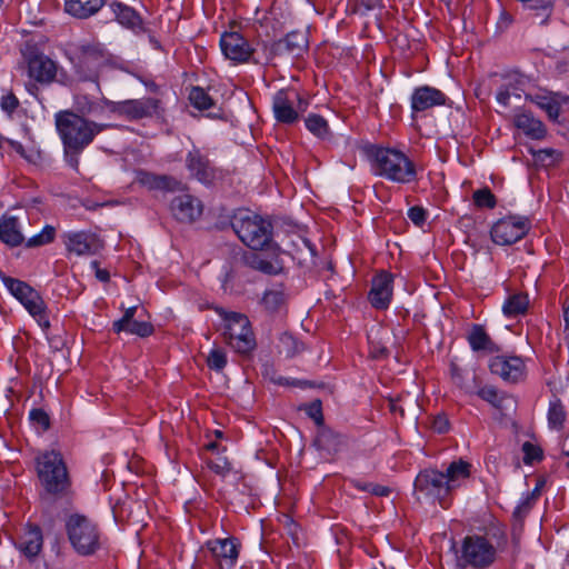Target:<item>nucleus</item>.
<instances>
[{"label": "nucleus", "mask_w": 569, "mask_h": 569, "mask_svg": "<svg viewBox=\"0 0 569 569\" xmlns=\"http://www.w3.org/2000/svg\"><path fill=\"white\" fill-rule=\"evenodd\" d=\"M184 163L190 178L202 184L211 186L222 178V170L217 168L208 154L197 147L188 151Z\"/></svg>", "instance_id": "nucleus-13"}, {"label": "nucleus", "mask_w": 569, "mask_h": 569, "mask_svg": "<svg viewBox=\"0 0 569 569\" xmlns=\"http://www.w3.org/2000/svg\"><path fill=\"white\" fill-rule=\"evenodd\" d=\"M29 419L32 425L38 427L41 431H47L50 428V417L41 408H33L29 412Z\"/></svg>", "instance_id": "nucleus-47"}, {"label": "nucleus", "mask_w": 569, "mask_h": 569, "mask_svg": "<svg viewBox=\"0 0 569 569\" xmlns=\"http://www.w3.org/2000/svg\"><path fill=\"white\" fill-rule=\"evenodd\" d=\"M489 369L492 375L510 383H517L526 376L525 361L518 356H495L489 361Z\"/></svg>", "instance_id": "nucleus-17"}, {"label": "nucleus", "mask_w": 569, "mask_h": 569, "mask_svg": "<svg viewBox=\"0 0 569 569\" xmlns=\"http://www.w3.org/2000/svg\"><path fill=\"white\" fill-rule=\"evenodd\" d=\"M214 311L223 320V338L226 342L238 353L249 355L257 347L256 336L251 322L244 313L227 311L222 307H216Z\"/></svg>", "instance_id": "nucleus-7"}, {"label": "nucleus", "mask_w": 569, "mask_h": 569, "mask_svg": "<svg viewBox=\"0 0 569 569\" xmlns=\"http://www.w3.org/2000/svg\"><path fill=\"white\" fill-rule=\"evenodd\" d=\"M308 49V38L302 31L289 32L284 38L278 40V51L295 58L301 57Z\"/></svg>", "instance_id": "nucleus-27"}, {"label": "nucleus", "mask_w": 569, "mask_h": 569, "mask_svg": "<svg viewBox=\"0 0 569 569\" xmlns=\"http://www.w3.org/2000/svg\"><path fill=\"white\" fill-rule=\"evenodd\" d=\"M536 500H531L530 496L527 493V496L520 501V503L516 507L513 511V516L518 519H521L526 517L533 505L536 503Z\"/></svg>", "instance_id": "nucleus-53"}, {"label": "nucleus", "mask_w": 569, "mask_h": 569, "mask_svg": "<svg viewBox=\"0 0 569 569\" xmlns=\"http://www.w3.org/2000/svg\"><path fill=\"white\" fill-rule=\"evenodd\" d=\"M189 101L192 107L199 111H209L208 117L219 118L221 113L220 108H216L214 100L201 87H192L189 91Z\"/></svg>", "instance_id": "nucleus-30"}, {"label": "nucleus", "mask_w": 569, "mask_h": 569, "mask_svg": "<svg viewBox=\"0 0 569 569\" xmlns=\"http://www.w3.org/2000/svg\"><path fill=\"white\" fill-rule=\"evenodd\" d=\"M351 485L360 491L370 492L372 482H363L361 480L353 479L351 480Z\"/></svg>", "instance_id": "nucleus-62"}, {"label": "nucleus", "mask_w": 569, "mask_h": 569, "mask_svg": "<svg viewBox=\"0 0 569 569\" xmlns=\"http://www.w3.org/2000/svg\"><path fill=\"white\" fill-rule=\"evenodd\" d=\"M108 60L107 51L98 43L80 44L74 52V67L79 78L94 82L98 88L100 69Z\"/></svg>", "instance_id": "nucleus-10"}, {"label": "nucleus", "mask_w": 569, "mask_h": 569, "mask_svg": "<svg viewBox=\"0 0 569 569\" xmlns=\"http://www.w3.org/2000/svg\"><path fill=\"white\" fill-rule=\"evenodd\" d=\"M307 415L315 420L317 425L323 423L322 407L319 400L313 401L306 408Z\"/></svg>", "instance_id": "nucleus-56"}, {"label": "nucleus", "mask_w": 569, "mask_h": 569, "mask_svg": "<svg viewBox=\"0 0 569 569\" xmlns=\"http://www.w3.org/2000/svg\"><path fill=\"white\" fill-rule=\"evenodd\" d=\"M471 475V465L462 459L452 461L446 472L436 469H425L415 480V490L432 501H438L442 508L450 505L449 496L459 488Z\"/></svg>", "instance_id": "nucleus-2"}, {"label": "nucleus", "mask_w": 569, "mask_h": 569, "mask_svg": "<svg viewBox=\"0 0 569 569\" xmlns=\"http://www.w3.org/2000/svg\"><path fill=\"white\" fill-rule=\"evenodd\" d=\"M227 353L220 347L212 348L207 357V366L209 369L217 372L222 371L227 366Z\"/></svg>", "instance_id": "nucleus-44"}, {"label": "nucleus", "mask_w": 569, "mask_h": 569, "mask_svg": "<svg viewBox=\"0 0 569 569\" xmlns=\"http://www.w3.org/2000/svg\"><path fill=\"white\" fill-rule=\"evenodd\" d=\"M431 428L438 433H446L450 428L448 417L443 413L435 416L431 421Z\"/></svg>", "instance_id": "nucleus-55"}, {"label": "nucleus", "mask_w": 569, "mask_h": 569, "mask_svg": "<svg viewBox=\"0 0 569 569\" xmlns=\"http://www.w3.org/2000/svg\"><path fill=\"white\" fill-rule=\"evenodd\" d=\"M38 480L44 493L53 499L68 496L71 478L62 453L58 450H44L34 458Z\"/></svg>", "instance_id": "nucleus-4"}, {"label": "nucleus", "mask_w": 569, "mask_h": 569, "mask_svg": "<svg viewBox=\"0 0 569 569\" xmlns=\"http://www.w3.org/2000/svg\"><path fill=\"white\" fill-rule=\"evenodd\" d=\"M0 280L8 291L26 308L29 315L43 329L50 328L47 305L41 295L27 282L0 272Z\"/></svg>", "instance_id": "nucleus-8"}, {"label": "nucleus", "mask_w": 569, "mask_h": 569, "mask_svg": "<svg viewBox=\"0 0 569 569\" xmlns=\"http://www.w3.org/2000/svg\"><path fill=\"white\" fill-rule=\"evenodd\" d=\"M306 128L317 138L326 139L330 136L328 121L320 114L310 113L305 120Z\"/></svg>", "instance_id": "nucleus-40"}, {"label": "nucleus", "mask_w": 569, "mask_h": 569, "mask_svg": "<svg viewBox=\"0 0 569 569\" xmlns=\"http://www.w3.org/2000/svg\"><path fill=\"white\" fill-rule=\"evenodd\" d=\"M136 181L150 191L172 192L181 187V182L172 176L156 174L144 170L137 172Z\"/></svg>", "instance_id": "nucleus-23"}, {"label": "nucleus", "mask_w": 569, "mask_h": 569, "mask_svg": "<svg viewBox=\"0 0 569 569\" xmlns=\"http://www.w3.org/2000/svg\"><path fill=\"white\" fill-rule=\"evenodd\" d=\"M528 495L530 496V499L531 500H538V498L540 497V488H535L532 491L528 492Z\"/></svg>", "instance_id": "nucleus-63"}, {"label": "nucleus", "mask_w": 569, "mask_h": 569, "mask_svg": "<svg viewBox=\"0 0 569 569\" xmlns=\"http://www.w3.org/2000/svg\"><path fill=\"white\" fill-rule=\"evenodd\" d=\"M204 447L209 451H218V449H219V445L216 441H211V442L207 443Z\"/></svg>", "instance_id": "nucleus-64"}, {"label": "nucleus", "mask_w": 569, "mask_h": 569, "mask_svg": "<svg viewBox=\"0 0 569 569\" xmlns=\"http://www.w3.org/2000/svg\"><path fill=\"white\" fill-rule=\"evenodd\" d=\"M91 268L94 269L96 271V277L102 281V282H108L109 279H110V274L109 272L106 270V269H100L99 268V261L97 260H93L91 262Z\"/></svg>", "instance_id": "nucleus-58"}, {"label": "nucleus", "mask_w": 569, "mask_h": 569, "mask_svg": "<svg viewBox=\"0 0 569 569\" xmlns=\"http://www.w3.org/2000/svg\"><path fill=\"white\" fill-rule=\"evenodd\" d=\"M468 343L472 351L487 353L497 352L499 349L481 325H472L467 335Z\"/></svg>", "instance_id": "nucleus-29"}, {"label": "nucleus", "mask_w": 569, "mask_h": 569, "mask_svg": "<svg viewBox=\"0 0 569 569\" xmlns=\"http://www.w3.org/2000/svg\"><path fill=\"white\" fill-rule=\"evenodd\" d=\"M528 307L529 298L526 293H513L506 299L502 311L508 318H517L525 315Z\"/></svg>", "instance_id": "nucleus-33"}, {"label": "nucleus", "mask_w": 569, "mask_h": 569, "mask_svg": "<svg viewBox=\"0 0 569 569\" xmlns=\"http://www.w3.org/2000/svg\"><path fill=\"white\" fill-rule=\"evenodd\" d=\"M357 3L360 8H363L366 11L373 10L377 7H382V0H357Z\"/></svg>", "instance_id": "nucleus-59"}, {"label": "nucleus", "mask_w": 569, "mask_h": 569, "mask_svg": "<svg viewBox=\"0 0 569 569\" xmlns=\"http://www.w3.org/2000/svg\"><path fill=\"white\" fill-rule=\"evenodd\" d=\"M317 443L328 452H338L345 445V438L333 429L322 428L318 433Z\"/></svg>", "instance_id": "nucleus-34"}, {"label": "nucleus", "mask_w": 569, "mask_h": 569, "mask_svg": "<svg viewBox=\"0 0 569 569\" xmlns=\"http://www.w3.org/2000/svg\"><path fill=\"white\" fill-rule=\"evenodd\" d=\"M286 303L287 295L282 284L266 290L261 299V305L270 313L279 312Z\"/></svg>", "instance_id": "nucleus-32"}, {"label": "nucleus", "mask_w": 569, "mask_h": 569, "mask_svg": "<svg viewBox=\"0 0 569 569\" xmlns=\"http://www.w3.org/2000/svg\"><path fill=\"white\" fill-rule=\"evenodd\" d=\"M279 348L280 352L284 353L286 357L291 358L303 350V345L292 335L284 332L279 338Z\"/></svg>", "instance_id": "nucleus-41"}, {"label": "nucleus", "mask_w": 569, "mask_h": 569, "mask_svg": "<svg viewBox=\"0 0 569 569\" xmlns=\"http://www.w3.org/2000/svg\"><path fill=\"white\" fill-rule=\"evenodd\" d=\"M371 495L377 497H387L390 493V488L377 483L371 485Z\"/></svg>", "instance_id": "nucleus-60"}, {"label": "nucleus", "mask_w": 569, "mask_h": 569, "mask_svg": "<svg viewBox=\"0 0 569 569\" xmlns=\"http://www.w3.org/2000/svg\"><path fill=\"white\" fill-rule=\"evenodd\" d=\"M136 311H137V307H130V308L126 309L122 318L113 322V325H112L113 331L119 333L122 330H124L127 325L134 320L133 317L136 315Z\"/></svg>", "instance_id": "nucleus-51"}, {"label": "nucleus", "mask_w": 569, "mask_h": 569, "mask_svg": "<svg viewBox=\"0 0 569 569\" xmlns=\"http://www.w3.org/2000/svg\"><path fill=\"white\" fill-rule=\"evenodd\" d=\"M497 548L483 535H467L456 550V562L459 569H487L497 560Z\"/></svg>", "instance_id": "nucleus-6"}, {"label": "nucleus", "mask_w": 569, "mask_h": 569, "mask_svg": "<svg viewBox=\"0 0 569 569\" xmlns=\"http://www.w3.org/2000/svg\"><path fill=\"white\" fill-rule=\"evenodd\" d=\"M477 395L485 401L489 402L496 408H501L502 397H500L498 390L492 386H485L480 388Z\"/></svg>", "instance_id": "nucleus-48"}, {"label": "nucleus", "mask_w": 569, "mask_h": 569, "mask_svg": "<svg viewBox=\"0 0 569 569\" xmlns=\"http://www.w3.org/2000/svg\"><path fill=\"white\" fill-rule=\"evenodd\" d=\"M446 94L437 88L421 86L411 94V109L413 113L423 112L433 107L446 104Z\"/></svg>", "instance_id": "nucleus-21"}, {"label": "nucleus", "mask_w": 569, "mask_h": 569, "mask_svg": "<svg viewBox=\"0 0 569 569\" xmlns=\"http://www.w3.org/2000/svg\"><path fill=\"white\" fill-rule=\"evenodd\" d=\"M217 569H233L237 565L240 543L233 537L212 539L206 542Z\"/></svg>", "instance_id": "nucleus-15"}, {"label": "nucleus", "mask_w": 569, "mask_h": 569, "mask_svg": "<svg viewBox=\"0 0 569 569\" xmlns=\"http://www.w3.org/2000/svg\"><path fill=\"white\" fill-rule=\"evenodd\" d=\"M510 96H511V93H510L509 86H501L497 92L496 99L501 106L508 107Z\"/></svg>", "instance_id": "nucleus-57"}, {"label": "nucleus", "mask_w": 569, "mask_h": 569, "mask_svg": "<svg viewBox=\"0 0 569 569\" xmlns=\"http://www.w3.org/2000/svg\"><path fill=\"white\" fill-rule=\"evenodd\" d=\"M393 295V276L388 271H381L372 278L368 299L371 306L378 310L389 308Z\"/></svg>", "instance_id": "nucleus-18"}, {"label": "nucleus", "mask_w": 569, "mask_h": 569, "mask_svg": "<svg viewBox=\"0 0 569 569\" xmlns=\"http://www.w3.org/2000/svg\"><path fill=\"white\" fill-rule=\"evenodd\" d=\"M123 331L130 335H136L138 337L146 338L151 336L154 329L153 326L148 321L133 320L132 322L127 325Z\"/></svg>", "instance_id": "nucleus-46"}, {"label": "nucleus", "mask_w": 569, "mask_h": 569, "mask_svg": "<svg viewBox=\"0 0 569 569\" xmlns=\"http://www.w3.org/2000/svg\"><path fill=\"white\" fill-rule=\"evenodd\" d=\"M66 530L73 549L81 556H91L101 548V531L97 523L83 515H71Z\"/></svg>", "instance_id": "nucleus-9"}, {"label": "nucleus", "mask_w": 569, "mask_h": 569, "mask_svg": "<svg viewBox=\"0 0 569 569\" xmlns=\"http://www.w3.org/2000/svg\"><path fill=\"white\" fill-rule=\"evenodd\" d=\"M567 418V411L561 400L553 396L549 401L548 425L551 429L560 430Z\"/></svg>", "instance_id": "nucleus-36"}, {"label": "nucleus", "mask_w": 569, "mask_h": 569, "mask_svg": "<svg viewBox=\"0 0 569 569\" xmlns=\"http://www.w3.org/2000/svg\"><path fill=\"white\" fill-rule=\"evenodd\" d=\"M0 107L4 112L11 114L19 107V100L13 92H9L2 96Z\"/></svg>", "instance_id": "nucleus-52"}, {"label": "nucleus", "mask_w": 569, "mask_h": 569, "mask_svg": "<svg viewBox=\"0 0 569 569\" xmlns=\"http://www.w3.org/2000/svg\"><path fill=\"white\" fill-rule=\"evenodd\" d=\"M530 229L525 217L508 216L498 220L490 230L492 241L499 246H510L521 240Z\"/></svg>", "instance_id": "nucleus-14"}, {"label": "nucleus", "mask_w": 569, "mask_h": 569, "mask_svg": "<svg viewBox=\"0 0 569 569\" xmlns=\"http://www.w3.org/2000/svg\"><path fill=\"white\" fill-rule=\"evenodd\" d=\"M42 533L38 527L29 529L19 542V549L29 558L36 557L42 549Z\"/></svg>", "instance_id": "nucleus-31"}, {"label": "nucleus", "mask_w": 569, "mask_h": 569, "mask_svg": "<svg viewBox=\"0 0 569 569\" xmlns=\"http://www.w3.org/2000/svg\"><path fill=\"white\" fill-rule=\"evenodd\" d=\"M4 141L11 147L12 150H14L18 154L26 158V150L21 142L12 140V139H4Z\"/></svg>", "instance_id": "nucleus-61"}, {"label": "nucleus", "mask_w": 569, "mask_h": 569, "mask_svg": "<svg viewBox=\"0 0 569 569\" xmlns=\"http://www.w3.org/2000/svg\"><path fill=\"white\" fill-rule=\"evenodd\" d=\"M472 200L475 206L480 209H493L497 204L496 196L488 187L476 190Z\"/></svg>", "instance_id": "nucleus-43"}, {"label": "nucleus", "mask_w": 569, "mask_h": 569, "mask_svg": "<svg viewBox=\"0 0 569 569\" xmlns=\"http://www.w3.org/2000/svg\"><path fill=\"white\" fill-rule=\"evenodd\" d=\"M513 124L530 139L542 140L547 136L546 126L541 120L535 118L530 111H517L513 116Z\"/></svg>", "instance_id": "nucleus-24"}, {"label": "nucleus", "mask_w": 569, "mask_h": 569, "mask_svg": "<svg viewBox=\"0 0 569 569\" xmlns=\"http://www.w3.org/2000/svg\"><path fill=\"white\" fill-rule=\"evenodd\" d=\"M230 224L243 244L253 250H262L272 240L273 226L270 219L249 209L234 211Z\"/></svg>", "instance_id": "nucleus-5"}, {"label": "nucleus", "mask_w": 569, "mask_h": 569, "mask_svg": "<svg viewBox=\"0 0 569 569\" xmlns=\"http://www.w3.org/2000/svg\"><path fill=\"white\" fill-rule=\"evenodd\" d=\"M170 212L181 223H192L202 214L201 201L188 193L179 194L170 201Z\"/></svg>", "instance_id": "nucleus-19"}, {"label": "nucleus", "mask_w": 569, "mask_h": 569, "mask_svg": "<svg viewBox=\"0 0 569 569\" xmlns=\"http://www.w3.org/2000/svg\"><path fill=\"white\" fill-rule=\"evenodd\" d=\"M282 56L280 51H278V41L266 42L262 41L258 43V48H253V56L251 58V62L256 64H269L277 57Z\"/></svg>", "instance_id": "nucleus-35"}, {"label": "nucleus", "mask_w": 569, "mask_h": 569, "mask_svg": "<svg viewBox=\"0 0 569 569\" xmlns=\"http://www.w3.org/2000/svg\"><path fill=\"white\" fill-rule=\"evenodd\" d=\"M68 252L76 256H90L98 252V237L88 231L68 232L63 236Z\"/></svg>", "instance_id": "nucleus-20"}, {"label": "nucleus", "mask_w": 569, "mask_h": 569, "mask_svg": "<svg viewBox=\"0 0 569 569\" xmlns=\"http://www.w3.org/2000/svg\"><path fill=\"white\" fill-rule=\"evenodd\" d=\"M309 102L295 89H281L272 98V111L278 122L292 124L300 113L307 111Z\"/></svg>", "instance_id": "nucleus-11"}, {"label": "nucleus", "mask_w": 569, "mask_h": 569, "mask_svg": "<svg viewBox=\"0 0 569 569\" xmlns=\"http://www.w3.org/2000/svg\"><path fill=\"white\" fill-rule=\"evenodd\" d=\"M529 152L533 157L535 162L542 167H552L562 159V152L553 148L538 150L531 148Z\"/></svg>", "instance_id": "nucleus-39"}, {"label": "nucleus", "mask_w": 569, "mask_h": 569, "mask_svg": "<svg viewBox=\"0 0 569 569\" xmlns=\"http://www.w3.org/2000/svg\"><path fill=\"white\" fill-rule=\"evenodd\" d=\"M249 266L264 274L276 276L282 272L283 267L278 259H267L259 254H253L249 260Z\"/></svg>", "instance_id": "nucleus-37"}, {"label": "nucleus", "mask_w": 569, "mask_h": 569, "mask_svg": "<svg viewBox=\"0 0 569 569\" xmlns=\"http://www.w3.org/2000/svg\"><path fill=\"white\" fill-rule=\"evenodd\" d=\"M365 152L375 176L399 184H408L417 180L416 164L402 151L379 144H369Z\"/></svg>", "instance_id": "nucleus-3"}, {"label": "nucleus", "mask_w": 569, "mask_h": 569, "mask_svg": "<svg viewBox=\"0 0 569 569\" xmlns=\"http://www.w3.org/2000/svg\"><path fill=\"white\" fill-rule=\"evenodd\" d=\"M56 238V228L53 226L47 224L43 227V229L34 234L33 237L29 238L26 241L27 248H37L44 244H49L53 242Z\"/></svg>", "instance_id": "nucleus-42"}, {"label": "nucleus", "mask_w": 569, "mask_h": 569, "mask_svg": "<svg viewBox=\"0 0 569 569\" xmlns=\"http://www.w3.org/2000/svg\"><path fill=\"white\" fill-rule=\"evenodd\" d=\"M220 48L224 58L234 64L251 62L253 47L239 32H224L220 38Z\"/></svg>", "instance_id": "nucleus-16"}, {"label": "nucleus", "mask_w": 569, "mask_h": 569, "mask_svg": "<svg viewBox=\"0 0 569 569\" xmlns=\"http://www.w3.org/2000/svg\"><path fill=\"white\" fill-rule=\"evenodd\" d=\"M28 74L39 83H51L57 76V64L44 54H33L28 59Z\"/></svg>", "instance_id": "nucleus-22"}, {"label": "nucleus", "mask_w": 569, "mask_h": 569, "mask_svg": "<svg viewBox=\"0 0 569 569\" xmlns=\"http://www.w3.org/2000/svg\"><path fill=\"white\" fill-rule=\"evenodd\" d=\"M408 218L418 227H421L427 219V211L419 206L411 207L408 210Z\"/></svg>", "instance_id": "nucleus-54"}, {"label": "nucleus", "mask_w": 569, "mask_h": 569, "mask_svg": "<svg viewBox=\"0 0 569 569\" xmlns=\"http://www.w3.org/2000/svg\"><path fill=\"white\" fill-rule=\"evenodd\" d=\"M523 462L526 465H532L535 461L542 459V450L537 445L526 441L522 445Z\"/></svg>", "instance_id": "nucleus-49"}, {"label": "nucleus", "mask_w": 569, "mask_h": 569, "mask_svg": "<svg viewBox=\"0 0 569 569\" xmlns=\"http://www.w3.org/2000/svg\"><path fill=\"white\" fill-rule=\"evenodd\" d=\"M0 240L6 246L14 248L24 242L19 219L13 216H2L0 218Z\"/></svg>", "instance_id": "nucleus-26"}, {"label": "nucleus", "mask_w": 569, "mask_h": 569, "mask_svg": "<svg viewBox=\"0 0 569 569\" xmlns=\"http://www.w3.org/2000/svg\"><path fill=\"white\" fill-rule=\"evenodd\" d=\"M106 107L113 113L128 120L149 119L160 113L161 101L152 97L110 101L104 99Z\"/></svg>", "instance_id": "nucleus-12"}, {"label": "nucleus", "mask_w": 569, "mask_h": 569, "mask_svg": "<svg viewBox=\"0 0 569 569\" xmlns=\"http://www.w3.org/2000/svg\"><path fill=\"white\" fill-rule=\"evenodd\" d=\"M526 100L531 101L543 110L549 119L557 120L560 113V104L552 97L545 94H526Z\"/></svg>", "instance_id": "nucleus-38"}, {"label": "nucleus", "mask_w": 569, "mask_h": 569, "mask_svg": "<svg viewBox=\"0 0 569 569\" xmlns=\"http://www.w3.org/2000/svg\"><path fill=\"white\" fill-rule=\"evenodd\" d=\"M208 468L216 475L224 477L231 471V463L224 457H219L214 460L207 461Z\"/></svg>", "instance_id": "nucleus-50"}, {"label": "nucleus", "mask_w": 569, "mask_h": 569, "mask_svg": "<svg viewBox=\"0 0 569 569\" xmlns=\"http://www.w3.org/2000/svg\"><path fill=\"white\" fill-rule=\"evenodd\" d=\"M76 108L82 114H96L102 108L98 101L90 99L88 96H79L76 100Z\"/></svg>", "instance_id": "nucleus-45"}, {"label": "nucleus", "mask_w": 569, "mask_h": 569, "mask_svg": "<svg viewBox=\"0 0 569 569\" xmlns=\"http://www.w3.org/2000/svg\"><path fill=\"white\" fill-rule=\"evenodd\" d=\"M54 123L63 144L64 160L76 171L79 170L80 153L108 127L69 110L57 112Z\"/></svg>", "instance_id": "nucleus-1"}, {"label": "nucleus", "mask_w": 569, "mask_h": 569, "mask_svg": "<svg viewBox=\"0 0 569 569\" xmlns=\"http://www.w3.org/2000/svg\"><path fill=\"white\" fill-rule=\"evenodd\" d=\"M110 8L121 26L131 29L136 33L144 31L143 21L133 8L119 1L111 2Z\"/></svg>", "instance_id": "nucleus-25"}, {"label": "nucleus", "mask_w": 569, "mask_h": 569, "mask_svg": "<svg viewBox=\"0 0 569 569\" xmlns=\"http://www.w3.org/2000/svg\"><path fill=\"white\" fill-rule=\"evenodd\" d=\"M107 0H66L64 10L77 19H87L96 14Z\"/></svg>", "instance_id": "nucleus-28"}]
</instances>
